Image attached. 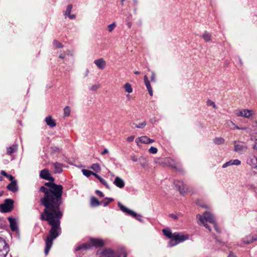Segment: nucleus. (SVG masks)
Returning a JSON list of instances; mask_svg holds the SVG:
<instances>
[{
    "label": "nucleus",
    "instance_id": "obj_1",
    "mask_svg": "<svg viewBox=\"0 0 257 257\" xmlns=\"http://www.w3.org/2000/svg\"><path fill=\"white\" fill-rule=\"evenodd\" d=\"M40 177L49 181L39 189L40 192L44 193V196L40 199V202L45 207L40 215V219L43 221H47L48 224L51 226L45 240V253L47 255L53 245V240L62 233L60 220L63 214L60 210V206L63 202V187L54 183V178L47 169L40 171Z\"/></svg>",
    "mask_w": 257,
    "mask_h": 257
},
{
    "label": "nucleus",
    "instance_id": "obj_2",
    "mask_svg": "<svg viewBox=\"0 0 257 257\" xmlns=\"http://www.w3.org/2000/svg\"><path fill=\"white\" fill-rule=\"evenodd\" d=\"M196 218L200 221V222H203V221H206V222L212 223L216 231L218 232H220L219 229L216 226V224H215V221L213 215L210 212L205 211L203 213V216H201L200 214H197Z\"/></svg>",
    "mask_w": 257,
    "mask_h": 257
},
{
    "label": "nucleus",
    "instance_id": "obj_3",
    "mask_svg": "<svg viewBox=\"0 0 257 257\" xmlns=\"http://www.w3.org/2000/svg\"><path fill=\"white\" fill-rule=\"evenodd\" d=\"M188 235H183L179 232H175L173 233L172 239L169 242L168 246L170 247L174 246L178 243L188 239Z\"/></svg>",
    "mask_w": 257,
    "mask_h": 257
},
{
    "label": "nucleus",
    "instance_id": "obj_4",
    "mask_svg": "<svg viewBox=\"0 0 257 257\" xmlns=\"http://www.w3.org/2000/svg\"><path fill=\"white\" fill-rule=\"evenodd\" d=\"M14 208V201L11 199H6L4 203L0 204V211L3 213L11 212Z\"/></svg>",
    "mask_w": 257,
    "mask_h": 257
},
{
    "label": "nucleus",
    "instance_id": "obj_5",
    "mask_svg": "<svg viewBox=\"0 0 257 257\" xmlns=\"http://www.w3.org/2000/svg\"><path fill=\"white\" fill-rule=\"evenodd\" d=\"M117 205L121 211L134 217L135 218L138 220L139 221H140L141 222H143V219H142L141 215L138 214L136 212L127 208V207H126L125 206L123 205L120 202H118Z\"/></svg>",
    "mask_w": 257,
    "mask_h": 257
},
{
    "label": "nucleus",
    "instance_id": "obj_6",
    "mask_svg": "<svg viewBox=\"0 0 257 257\" xmlns=\"http://www.w3.org/2000/svg\"><path fill=\"white\" fill-rule=\"evenodd\" d=\"M174 184L182 195H184L188 190L187 185H185L182 181H175Z\"/></svg>",
    "mask_w": 257,
    "mask_h": 257
},
{
    "label": "nucleus",
    "instance_id": "obj_7",
    "mask_svg": "<svg viewBox=\"0 0 257 257\" xmlns=\"http://www.w3.org/2000/svg\"><path fill=\"white\" fill-rule=\"evenodd\" d=\"M99 257H119V256L117 255L112 250L108 248L102 251L99 254Z\"/></svg>",
    "mask_w": 257,
    "mask_h": 257
},
{
    "label": "nucleus",
    "instance_id": "obj_8",
    "mask_svg": "<svg viewBox=\"0 0 257 257\" xmlns=\"http://www.w3.org/2000/svg\"><path fill=\"white\" fill-rule=\"evenodd\" d=\"M247 149V146L240 144H237L235 142H234V152L238 154H242L244 153L245 152H246Z\"/></svg>",
    "mask_w": 257,
    "mask_h": 257
},
{
    "label": "nucleus",
    "instance_id": "obj_9",
    "mask_svg": "<svg viewBox=\"0 0 257 257\" xmlns=\"http://www.w3.org/2000/svg\"><path fill=\"white\" fill-rule=\"evenodd\" d=\"M90 241L91 245L95 247H102L104 244L103 240L99 238H91Z\"/></svg>",
    "mask_w": 257,
    "mask_h": 257
},
{
    "label": "nucleus",
    "instance_id": "obj_10",
    "mask_svg": "<svg viewBox=\"0 0 257 257\" xmlns=\"http://www.w3.org/2000/svg\"><path fill=\"white\" fill-rule=\"evenodd\" d=\"M8 219L10 222V226L12 231L14 232L19 231L17 223L15 219L12 217H9Z\"/></svg>",
    "mask_w": 257,
    "mask_h": 257
},
{
    "label": "nucleus",
    "instance_id": "obj_11",
    "mask_svg": "<svg viewBox=\"0 0 257 257\" xmlns=\"http://www.w3.org/2000/svg\"><path fill=\"white\" fill-rule=\"evenodd\" d=\"M11 181V182L9 184H8L7 188L9 191L15 193L18 190L17 182L16 180L14 179Z\"/></svg>",
    "mask_w": 257,
    "mask_h": 257
},
{
    "label": "nucleus",
    "instance_id": "obj_12",
    "mask_svg": "<svg viewBox=\"0 0 257 257\" xmlns=\"http://www.w3.org/2000/svg\"><path fill=\"white\" fill-rule=\"evenodd\" d=\"M94 63L100 69H103L106 66V62L103 58L95 60Z\"/></svg>",
    "mask_w": 257,
    "mask_h": 257
},
{
    "label": "nucleus",
    "instance_id": "obj_13",
    "mask_svg": "<svg viewBox=\"0 0 257 257\" xmlns=\"http://www.w3.org/2000/svg\"><path fill=\"white\" fill-rule=\"evenodd\" d=\"M113 183L116 186L119 188H123L125 185L124 181L119 177H115Z\"/></svg>",
    "mask_w": 257,
    "mask_h": 257
},
{
    "label": "nucleus",
    "instance_id": "obj_14",
    "mask_svg": "<svg viewBox=\"0 0 257 257\" xmlns=\"http://www.w3.org/2000/svg\"><path fill=\"white\" fill-rule=\"evenodd\" d=\"M257 240V235H250L249 236L244 237L243 239V241L246 244H249L254 241Z\"/></svg>",
    "mask_w": 257,
    "mask_h": 257
},
{
    "label": "nucleus",
    "instance_id": "obj_15",
    "mask_svg": "<svg viewBox=\"0 0 257 257\" xmlns=\"http://www.w3.org/2000/svg\"><path fill=\"white\" fill-rule=\"evenodd\" d=\"M144 82L146 85V86L148 90V92L151 96L153 95V90L152 87L151 86V84L148 79V78L147 75H145L144 78Z\"/></svg>",
    "mask_w": 257,
    "mask_h": 257
},
{
    "label": "nucleus",
    "instance_id": "obj_16",
    "mask_svg": "<svg viewBox=\"0 0 257 257\" xmlns=\"http://www.w3.org/2000/svg\"><path fill=\"white\" fill-rule=\"evenodd\" d=\"M52 165L55 169L54 173H62L63 170L62 169V167L64 166L62 164H60L58 162L53 163Z\"/></svg>",
    "mask_w": 257,
    "mask_h": 257
},
{
    "label": "nucleus",
    "instance_id": "obj_17",
    "mask_svg": "<svg viewBox=\"0 0 257 257\" xmlns=\"http://www.w3.org/2000/svg\"><path fill=\"white\" fill-rule=\"evenodd\" d=\"M91 246L92 245H91L90 242L89 243L87 242V243H83V244L77 246L75 248V250L78 251L81 249L87 250V249L90 248Z\"/></svg>",
    "mask_w": 257,
    "mask_h": 257
},
{
    "label": "nucleus",
    "instance_id": "obj_18",
    "mask_svg": "<svg viewBox=\"0 0 257 257\" xmlns=\"http://www.w3.org/2000/svg\"><path fill=\"white\" fill-rule=\"evenodd\" d=\"M91 246L92 245H91L90 242L89 243L87 242V243H83V244L77 246L75 248V250L78 251L81 249L87 250V249L90 248Z\"/></svg>",
    "mask_w": 257,
    "mask_h": 257
},
{
    "label": "nucleus",
    "instance_id": "obj_19",
    "mask_svg": "<svg viewBox=\"0 0 257 257\" xmlns=\"http://www.w3.org/2000/svg\"><path fill=\"white\" fill-rule=\"evenodd\" d=\"M45 121L47 124L51 127H54L56 125L55 120L53 119L50 115L46 117Z\"/></svg>",
    "mask_w": 257,
    "mask_h": 257
},
{
    "label": "nucleus",
    "instance_id": "obj_20",
    "mask_svg": "<svg viewBox=\"0 0 257 257\" xmlns=\"http://www.w3.org/2000/svg\"><path fill=\"white\" fill-rule=\"evenodd\" d=\"M164 163L166 164V165L172 167V168H174V167H176V163L175 162L170 158H167L165 159Z\"/></svg>",
    "mask_w": 257,
    "mask_h": 257
},
{
    "label": "nucleus",
    "instance_id": "obj_21",
    "mask_svg": "<svg viewBox=\"0 0 257 257\" xmlns=\"http://www.w3.org/2000/svg\"><path fill=\"white\" fill-rule=\"evenodd\" d=\"M247 163L252 166V167H257V158L255 156H252L250 159L247 160Z\"/></svg>",
    "mask_w": 257,
    "mask_h": 257
},
{
    "label": "nucleus",
    "instance_id": "obj_22",
    "mask_svg": "<svg viewBox=\"0 0 257 257\" xmlns=\"http://www.w3.org/2000/svg\"><path fill=\"white\" fill-rule=\"evenodd\" d=\"M241 164V161L238 159L231 160L226 162V167L231 165L239 166Z\"/></svg>",
    "mask_w": 257,
    "mask_h": 257
},
{
    "label": "nucleus",
    "instance_id": "obj_23",
    "mask_svg": "<svg viewBox=\"0 0 257 257\" xmlns=\"http://www.w3.org/2000/svg\"><path fill=\"white\" fill-rule=\"evenodd\" d=\"M162 231L165 236L170 238L171 240L172 239L173 236V233L171 232L169 228H167L163 229Z\"/></svg>",
    "mask_w": 257,
    "mask_h": 257
},
{
    "label": "nucleus",
    "instance_id": "obj_24",
    "mask_svg": "<svg viewBox=\"0 0 257 257\" xmlns=\"http://www.w3.org/2000/svg\"><path fill=\"white\" fill-rule=\"evenodd\" d=\"M148 140L149 138L147 136H142L141 137L138 138L136 140V142L138 144L139 142H141L142 143L148 144Z\"/></svg>",
    "mask_w": 257,
    "mask_h": 257
},
{
    "label": "nucleus",
    "instance_id": "obj_25",
    "mask_svg": "<svg viewBox=\"0 0 257 257\" xmlns=\"http://www.w3.org/2000/svg\"><path fill=\"white\" fill-rule=\"evenodd\" d=\"M101 205V202L96 197H92L91 198V206L95 207Z\"/></svg>",
    "mask_w": 257,
    "mask_h": 257
},
{
    "label": "nucleus",
    "instance_id": "obj_26",
    "mask_svg": "<svg viewBox=\"0 0 257 257\" xmlns=\"http://www.w3.org/2000/svg\"><path fill=\"white\" fill-rule=\"evenodd\" d=\"M201 37L206 41L209 42L211 40V35L207 31L205 32L201 36Z\"/></svg>",
    "mask_w": 257,
    "mask_h": 257
},
{
    "label": "nucleus",
    "instance_id": "obj_27",
    "mask_svg": "<svg viewBox=\"0 0 257 257\" xmlns=\"http://www.w3.org/2000/svg\"><path fill=\"white\" fill-rule=\"evenodd\" d=\"M17 150V145H13L11 147L7 148V154L9 155H11L13 153Z\"/></svg>",
    "mask_w": 257,
    "mask_h": 257
},
{
    "label": "nucleus",
    "instance_id": "obj_28",
    "mask_svg": "<svg viewBox=\"0 0 257 257\" xmlns=\"http://www.w3.org/2000/svg\"><path fill=\"white\" fill-rule=\"evenodd\" d=\"M138 161L141 166H142L143 168H145L147 166V161L144 157H140L139 158Z\"/></svg>",
    "mask_w": 257,
    "mask_h": 257
},
{
    "label": "nucleus",
    "instance_id": "obj_29",
    "mask_svg": "<svg viewBox=\"0 0 257 257\" xmlns=\"http://www.w3.org/2000/svg\"><path fill=\"white\" fill-rule=\"evenodd\" d=\"M226 125L231 130L239 128V126L236 125L232 121L230 120L226 121Z\"/></svg>",
    "mask_w": 257,
    "mask_h": 257
},
{
    "label": "nucleus",
    "instance_id": "obj_30",
    "mask_svg": "<svg viewBox=\"0 0 257 257\" xmlns=\"http://www.w3.org/2000/svg\"><path fill=\"white\" fill-rule=\"evenodd\" d=\"M114 200L112 198H108L105 197L104 199H103L101 202V204H103V206H106L110 202L113 201Z\"/></svg>",
    "mask_w": 257,
    "mask_h": 257
},
{
    "label": "nucleus",
    "instance_id": "obj_31",
    "mask_svg": "<svg viewBox=\"0 0 257 257\" xmlns=\"http://www.w3.org/2000/svg\"><path fill=\"white\" fill-rule=\"evenodd\" d=\"M9 251V247L0 248V257H6Z\"/></svg>",
    "mask_w": 257,
    "mask_h": 257
},
{
    "label": "nucleus",
    "instance_id": "obj_32",
    "mask_svg": "<svg viewBox=\"0 0 257 257\" xmlns=\"http://www.w3.org/2000/svg\"><path fill=\"white\" fill-rule=\"evenodd\" d=\"M90 168L96 172H99L101 170L100 167L98 163L93 164Z\"/></svg>",
    "mask_w": 257,
    "mask_h": 257
},
{
    "label": "nucleus",
    "instance_id": "obj_33",
    "mask_svg": "<svg viewBox=\"0 0 257 257\" xmlns=\"http://www.w3.org/2000/svg\"><path fill=\"white\" fill-rule=\"evenodd\" d=\"M252 115V111L248 109L243 110V117L250 118Z\"/></svg>",
    "mask_w": 257,
    "mask_h": 257
},
{
    "label": "nucleus",
    "instance_id": "obj_34",
    "mask_svg": "<svg viewBox=\"0 0 257 257\" xmlns=\"http://www.w3.org/2000/svg\"><path fill=\"white\" fill-rule=\"evenodd\" d=\"M6 247H9L8 244L6 243L4 239L0 237V248L3 249Z\"/></svg>",
    "mask_w": 257,
    "mask_h": 257
},
{
    "label": "nucleus",
    "instance_id": "obj_35",
    "mask_svg": "<svg viewBox=\"0 0 257 257\" xmlns=\"http://www.w3.org/2000/svg\"><path fill=\"white\" fill-rule=\"evenodd\" d=\"M1 174L4 176L5 177L9 178V179L10 180V181H12L14 179V177L11 175H10V174H8L4 170H2L1 171Z\"/></svg>",
    "mask_w": 257,
    "mask_h": 257
},
{
    "label": "nucleus",
    "instance_id": "obj_36",
    "mask_svg": "<svg viewBox=\"0 0 257 257\" xmlns=\"http://www.w3.org/2000/svg\"><path fill=\"white\" fill-rule=\"evenodd\" d=\"M214 142L215 144L217 145L222 144L224 142V140L222 137L215 138L214 140Z\"/></svg>",
    "mask_w": 257,
    "mask_h": 257
},
{
    "label": "nucleus",
    "instance_id": "obj_37",
    "mask_svg": "<svg viewBox=\"0 0 257 257\" xmlns=\"http://www.w3.org/2000/svg\"><path fill=\"white\" fill-rule=\"evenodd\" d=\"M124 88L125 91L128 93H131L133 91V89L131 86V85L128 83H126L124 85Z\"/></svg>",
    "mask_w": 257,
    "mask_h": 257
},
{
    "label": "nucleus",
    "instance_id": "obj_38",
    "mask_svg": "<svg viewBox=\"0 0 257 257\" xmlns=\"http://www.w3.org/2000/svg\"><path fill=\"white\" fill-rule=\"evenodd\" d=\"M82 172L83 173V174L84 175H85V176H86L87 177H88L89 176H90L91 175H93V172L90 171V170H86V169H83L82 170Z\"/></svg>",
    "mask_w": 257,
    "mask_h": 257
},
{
    "label": "nucleus",
    "instance_id": "obj_39",
    "mask_svg": "<svg viewBox=\"0 0 257 257\" xmlns=\"http://www.w3.org/2000/svg\"><path fill=\"white\" fill-rule=\"evenodd\" d=\"M72 9V5H69L67 6L66 8V10L65 12V16H68L70 14V13L71 12Z\"/></svg>",
    "mask_w": 257,
    "mask_h": 257
},
{
    "label": "nucleus",
    "instance_id": "obj_40",
    "mask_svg": "<svg viewBox=\"0 0 257 257\" xmlns=\"http://www.w3.org/2000/svg\"><path fill=\"white\" fill-rule=\"evenodd\" d=\"M53 45L56 48H62L63 47L62 43L59 42L56 40H54L53 41Z\"/></svg>",
    "mask_w": 257,
    "mask_h": 257
},
{
    "label": "nucleus",
    "instance_id": "obj_41",
    "mask_svg": "<svg viewBox=\"0 0 257 257\" xmlns=\"http://www.w3.org/2000/svg\"><path fill=\"white\" fill-rule=\"evenodd\" d=\"M70 108L69 106H66L64 109V114L65 116H68L70 115Z\"/></svg>",
    "mask_w": 257,
    "mask_h": 257
},
{
    "label": "nucleus",
    "instance_id": "obj_42",
    "mask_svg": "<svg viewBox=\"0 0 257 257\" xmlns=\"http://www.w3.org/2000/svg\"><path fill=\"white\" fill-rule=\"evenodd\" d=\"M174 168L182 174H183L184 172V171L182 167L181 166L177 165V164L176 165V167H174Z\"/></svg>",
    "mask_w": 257,
    "mask_h": 257
},
{
    "label": "nucleus",
    "instance_id": "obj_43",
    "mask_svg": "<svg viewBox=\"0 0 257 257\" xmlns=\"http://www.w3.org/2000/svg\"><path fill=\"white\" fill-rule=\"evenodd\" d=\"M116 26V24L115 23H113L110 25H109L107 27L108 31L110 32H112L113 30L114 29V28Z\"/></svg>",
    "mask_w": 257,
    "mask_h": 257
},
{
    "label": "nucleus",
    "instance_id": "obj_44",
    "mask_svg": "<svg viewBox=\"0 0 257 257\" xmlns=\"http://www.w3.org/2000/svg\"><path fill=\"white\" fill-rule=\"evenodd\" d=\"M134 124H135L136 127L137 128H143L146 125L147 123L145 121H144L142 123L139 124H136L135 123H134Z\"/></svg>",
    "mask_w": 257,
    "mask_h": 257
},
{
    "label": "nucleus",
    "instance_id": "obj_45",
    "mask_svg": "<svg viewBox=\"0 0 257 257\" xmlns=\"http://www.w3.org/2000/svg\"><path fill=\"white\" fill-rule=\"evenodd\" d=\"M99 181L102 184L104 185L107 189H110L109 186L108 185V184H107V183L104 179H103V178H101L99 180Z\"/></svg>",
    "mask_w": 257,
    "mask_h": 257
},
{
    "label": "nucleus",
    "instance_id": "obj_46",
    "mask_svg": "<svg viewBox=\"0 0 257 257\" xmlns=\"http://www.w3.org/2000/svg\"><path fill=\"white\" fill-rule=\"evenodd\" d=\"M158 150L156 148L154 147H151L149 150V152L151 154H156L157 153Z\"/></svg>",
    "mask_w": 257,
    "mask_h": 257
},
{
    "label": "nucleus",
    "instance_id": "obj_47",
    "mask_svg": "<svg viewBox=\"0 0 257 257\" xmlns=\"http://www.w3.org/2000/svg\"><path fill=\"white\" fill-rule=\"evenodd\" d=\"M206 104L208 106H212L213 108L216 107V105L215 103L211 100H208L206 102Z\"/></svg>",
    "mask_w": 257,
    "mask_h": 257
},
{
    "label": "nucleus",
    "instance_id": "obj_48",
    "mask_svg": "<svg viewBox=\"0 0 257 257\" xmlns=\"http://www.w3.org/2000/svg\"><path fill=\"white\" fill-rule=\"evenodd\" d=\"M95 193H96V194L98 196H99V197H104V194H103V193L101 191H99V190H96L95 191Z\"/></svg>",
    "mask_w": 257,
    "mask_h": 257
},
{
    "label": "nucleus",
    "instance_id": "obj_49",
    "mask_svg": "<svg viewBox=\"0 0 257 257\" xmlns=\"http://www.w3.org/2000/svg\"><path fill=\"white\" fill-rule=\"evenodd\" d=\"M151 80L152 82H156V76L154 72H152V75L151 77Z\"/></svg>",
    "mask_w": 257,
    "mask_h": 257
},
{
    "label": "nucleus",
    "instance_id": "obj_50",
    "mask_svg": "<svg viewBox=\"0 0 257 257\" xmlns=\"http://www.w3.org/2000/svg\"><path fill=\"white\" fill-rule=\"evenodd\" d=\"M201 223L204 225V226L206 228L208 229L209 231H211V228H210V226H209L207 223H205V221H203V222H201Z\"/></svg>",
    "mask_w": 257,
    "mask_h": 257
},
{
    "label": "nucleus",
    "instance_id": "obj_51",
    "mask_svg": "<svg viewBox=\"0 0 257 257\" xmlns=\"http://www.w3.org/2000/svg\"><path fill=\"white\" fill-rule=\"evenodd\" d=\"M99 85H93L91 87V90L92 91H96L98 88Z\"/></svg>",
    "mask_w": 257,
    "mask_h": 257
},
{
    "label": "nucleus",
    "instance_id": "obj_52",
    "mask_svg": "<svg viewBox=\"0 0 257 257\" xmlns=\"http://www.w3.org/2000/svg\"><path fill=\"white\" fill-rule=\"evenodd\" d=\"M135 139V137L134 136H131L130 137H128L127 139H126V140L127 141H128V142H132L134 141Z\"/></svg>",
    "mask_w": 257,
    "mask_h": 257
},
{
    "label": "nucleus",
    "instance_id": "obj_53",
    "mask_svg": "<svg viewBox=\"0 0 257 257\" xmlns=\"http://www.w3.org/2000/svg\"><path fill=\"white\" fill-rule=\"evenodd\" d=\"M227 257H237V256L235 255L233 252L230 251Z\"/></svg>",
    "mask_w": 257,
    "mask_h": 257
},
{
    "label": "nucleus",
    "instance_id": "obj_54",
    "mask_svg": "<svg viewBox=\"0 0 257 257\" xmlns=\"http://www.w3.org/2000/svg\"><path fill=\"white\" fill-rule=\"evenodd\" d=\"M52 151L53 152H58V153L60 152L59 149L56 147H53L52 148Z\"/></svg>",
    "mask_w": 257,
    "mask_h": 257
},
{
    "label": "nucleus",
    "instance_id": "obj_55",
    "mask_svg": "<svg viewBox=\"0 0 257 257\" xmlns=\"http://www.w3.org/2000/svg\"><path fill=\"white\" fill-rule=\"evenodd\" d=\"M132 160L134 162H137L138 161L139 158L136 156H133L132 157Z\"/></svg>",
    "mask_w": 257,
    "mask_h": 257
},
{
    "label": "nucleus",
    "instance_id": "obj_56",
    "mask_svg": "<svg viewBox=\"0 0 257 257\" xmlns=\"http://www.w3.org/2000/svg\"><path fill=\"white\" fill-rule=\"evenodd\" d=\"M169 216L172 217V218H173L174 219H178V216L174 214H170L169 215Z\"/></svg>",
    "mask_w": 257,
    "mask_h": 257
},
{
    "label": "nucleus",
    "instance_id": "obj_57",
    "mask_svg": "<svg viewBox=\"0 0 257 257\" xmlns=\"http://www.w3.org/2000/svg\"><path fill=\"white\" fill-rule=\"evenodd\" d=\"M93 175L99 180L101 178V177L100 176H99L98 175L94 172Z\"/></svg>",
    "mask_w": 257,
    "mask_h": 257
},
{
    "label": "nucleus",
    "instance_id": "obj_58",
    "mask_svg": "<svg viewBox=\"0 0 257 257\" xmlns=\"http://www.w3.org/2000/svg\"><path fill=\"white\" fill-rule=\"evenodd\" d=\"M70 19H74L76 18L75 15H69L68 16Z\"/></svg>",
    "mask_w": 257,
    "mask_h": 257
},
{
    "label": "nucleus",
    "instance_id": "obj_59",
    "mask_svg": "<svg viewBox=\"0 0 257 257\" xmlns=\"http://www.w3.org/2000/svg\"><path fill=\"white\" fill-rule=\"evenodd\" d=\"M108 151L107 149H104L103 151L101 153L102 155H104L107 153H108Z\"/></svg>",
    "mask_w": 257,
    "mask_h": 257
},
{
    "label": "nucleus",
    "instance_id": "obj_60",
    "mask_svg": "<svg viewBox=\"0 0 257 257\" xmlns=\"http://www.w3.org/2000/svg\"><path fill=\"white\" fill-rule=\"evenodd\" d=\"M238 115L239 116H243V110H240L239 113H238Z\"/></svg>",
    "mask_w": 257,
    "mask_h": 257
},
{
    "label": "nucleus",
    "instance_id": "obj_61",
    "mask_svg": "<svg viewBox=\"0 0 257 257\" xmlns=\"http://www.w3.org/2000/svg\"><path fill=\"white\" fill-rule=\"evenodd\" d=\"M154 142V140H153V139H151L150 138H149V140H148V144H151L152 143Z\"/></svg>",
    "mask_w": 257,
    "mask_h": 257
},
{
    "label": "nucleus",
    "instance_id": "obj_62",
    "mask_svg": "<svg viewBox=\"0 0 257 257\" xmlns=\"http://www.w3.org/2000/svg\"><path fill=\"white\" fill-rule=\"evenodd\" d=\"M238 130H247L248 129L247 127H239V128H237Z\"/></svg>",
    "mask_w": 257,
    "mask_h": 257
},
{
    "label": "nucleus",
    "instance_id": "obj_63",
    "mask_svg": "<svg viewBox=\"0 0 257 257\" xmlns=\"http://www.w3.org/2000/svg\"><path fill=\"white\" fill-rule=\"evenodd\" d=\"M59 58H61V59H64V55H62V54H60V55H59Z\"/></svg>",
    "mask_w": 257,
    "mask_h": 257
},
{
    "label": "nucleus",
    "instance_id": "obj_64",
    "mask_svg": "<svg viewBox=\"0 0 257 257\" xmlns=\"http://www.w3.org/2000/svg\"><path fill=\"white\" fill-rule=\"evenodd\" d=\"M134 73L135 74L138 75V74H140V72L139 71H134Z\"/></svg>",
    "mask_w": 257,
    "mask_h": 257
}]
</instances>
